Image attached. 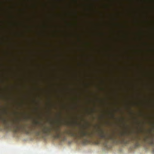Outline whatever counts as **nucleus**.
<instances>
[{
    "instance_id": "20e7f679",
    "label": "nucleus",
    "mask_w": 154,
    "mask_h": 154,
    "mask_svg": "<svg viewBox=\"0 0 154 154\" xmlns=\"http://www.w3.org/2000/svg\"><path fill=\"white\" fill-rule=\"evenodd\" d=\"M52 131L55 133V134L54 136L56 138H60L62 134H64V133L60 132V128L58 126L54 127L53 129H51L48 127L44 126L43 128L41 129L42 132L47 135H49L51 134Z\"/></svg>"
},
{
    "instance_id": "f03ea898",
    "label": "nucleus",
    "mask_w": 154,
    "mask_h": 154,
    "mask_svg": "<svg viewBox=\"0 0 154 154\" xmlns=\"http://www.w3.org/2000/svg\"><path fill=\"white\" fill-rule=\"evenodd\" d=\"M98 136L101 139H103L104 141L103 143V146L106 149L109 148L108 144L109 143L108 140L112 141L114 143H117L119 142H120L125 145H126L129 143L130 141L129 140H125L124 138H122L121 141L117 140L116 137L114 134L112 135H106L104 132L102 130H100L98 133Z\"/></svg>"
},
{
    "instance_id": "0eeeda50",
    "label": "nucleus",
    "mask_w": 154,
    "mask_h": 154,
    "mask_svg": "<svg viewBox=\"0 0 154 154\" xmlns=\"http://www.w3.org/2000/svg\"><path fill=\"white\" fill-rule=\"evenodd\" d=\"M95 143L96 144H100L101 143V141L100 140H97L96 141Z\"/></svg>"
},
{
    "instance_id": "1a4fd4ad",
    "label": "nucleus",
    "mask_w": 154,
    "mask_h": 154,
    "mask_svg": "<svg viewBox=\"0 0 154 154\" xmlns=\"http://www.w3.org/2000/svg\"><path fill=\"white\" fill-rule=\"evenodd\" d=\"M35 123L36 124H39V122H36Z\"/></svg>"
},
{
    "instance_id": "6e6552de",
    "label": "nucleus",
    "mask_w": 154,
    "mask_h": 154,
    "mask_svg": "<svg viewBox=\"0 0 154 154\" xmlns=\"http://www.w3.org/2000/svg\"><path fill=\"white\" fill-rule=\"evenodd\" d=\"M125 133H121L119 135L121 137L124 136V135H125Z\"/></svg>"
},
{
    "instance_id": "7ed1b4c3",
    "label": "nucleus",
    "mask_w": 154,
    "mask_h": 154,
    "mask_svg": "<svg viewBox=\"0 0 154 154\" xmlns=\"http://www.w3.org/2000/svg\"><path fill=\"white\" fill-rule=\"evenodd\" d=\"M64 133L71 137L82 139V143L83 145H86L89 143L90 141L88 138H92L93 137L92 132H89L84 129H82L80 130L79 133V134L70 131H66Z\"/></svg>"
},
{
    "instance_id": "39448f33",
    "label": "nucleus",
    "mask_w": 154,
    "mask_h": 154,
    "mask_svg": "<svg viewBox=\"0 0 154 154\" xmlns=\"http://www.w3.org/2000/svg\"><path fill=\"white\" fill-rule=\"evenodd\" d=\"M131 140H132L135 141L136 143L135 144V148H137L141 146V144L139 142V140H140V137L138 135H137L135 137H132Z\"/></svg>"
},
{
    "instance_id": "f257e3e1",
    "label": "nucleus",
    "mask_w": 154,
    "mask_h": 154,
    "mask_svg": "<svg viewBox=\"0 0 154 154\" xmlns=\"http://www.w3.org/2000/svg\"><path fill=\"white\" fill-rule=\"evenodd\" d=\"M0 121L6 127H13V132L15 133L19 132L21 129L24 130L27 134L31 133L32 129H27L25 126L20 125V121L18 119L13 120L11 123L10 124L6 119L0 117Z\"/></svg>"
},
{
    "instance_id": "423d86ee",
    "label": "nucleus",
    "mask_w": 154,
    "mask_h": 154,
    "mask_svg": "<svg viewBox=\"0 0 154 154\" xmlns=\"http://www.w3.org/2000/svg\"><path fill=\"white\" fill-rule=\"evenodd\" d=\"M41 133V131H35V133L36 135L37 136H38L40 135Z\"/></svg>"
}]
</instances>
